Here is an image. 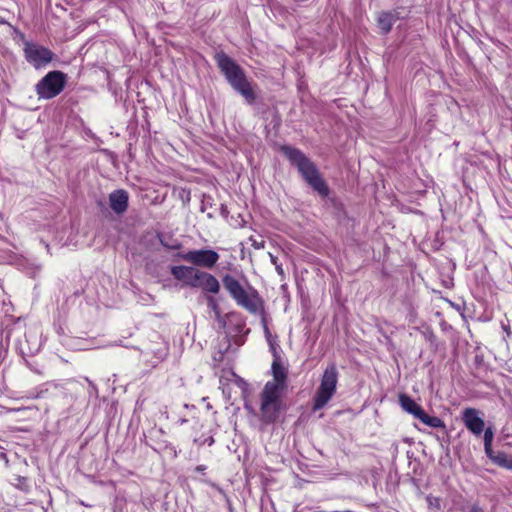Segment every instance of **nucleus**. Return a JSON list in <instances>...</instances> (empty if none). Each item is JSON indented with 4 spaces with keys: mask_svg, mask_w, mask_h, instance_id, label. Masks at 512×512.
I'll use <instances>...</instances> for the list:
<instances>
[{
    "mask_svg": "<svg viewBox=\"0 0 512 512\" xmlns=\"http://www.w3.org/2000/svg\"><path fill=\"white\" fill-rule=\"evenodd\" d=\"M279 151L295 166L303 180L325 200V205L332 208L336 215L344 212V205L336 196H330V188L322 177L316 164L300 149L290 145H281Z\"/></svg>",
    "mask_w": 512,
    "mask_h": 512,
    "instance_id": "f257e3e1",
    "label": "nucleus"
},
{
    "mask_svg": "<svg viewBox=\"0 0 512 512\" xmlns=\"http://www.w3.org/2000/svg\"><path fill=\"white\" fill-rule=\"evenodd\" d=\"M214 59L220 72L234 91L239 93L247 104H254L257 96L244 69L224 51L217 52Z\"/></svg>",
    "mask_w": 512,
    "mask_h": 512,
    "instance_id": "f03ea898",
    "label": "nucleus"
},
{
    "mask_svg": "<svg viewBox=\"0 0 512 512\" xmlns=\"http://www.w3.org/2000/svg\"><path fill=\"white\" fill-rule=\"evenodd\" d=\"M221 281L223 287L237 305L243 307L248 312L258 311V306H261L262 303V297L254 287L247 283L246 289L238 279L230 274L222 276Z\"/></svg>",
    "mask_w": 512,
    "mask_h": 512,
    "instance_id": "7ed1b4c3",
    "label": "nucleus"
},
{
    "mask_svg": "<svg viewBox=\"0 0 512 512\" xmlns=\"http://www.w3.org/2000/svg\"><path fill=\"white\" fill-rule=\"evenodd\" d=\"M283 393L262 389L260 393V421L264 425L274 424L285 404L281 399Z\"/></svg>",
    "mask_w": 512,
    "mask_h": 512,
    "instance_id": "20e7f679",
    "label": "nucleus"
},
{
    "mask_svg": "<svg viewBox=\"0 0 512 512\" xmlns=\"http://www.w3.org/2000/svg\"><path fill=\"white\" fill-rule=\"evenodd\" d=\"M337 381V367L335 363H331L324 370L320 386L314 395L312 407L313 411L322 409L329 402L336 391Z\"/></svg>",
    "mask_w": 512,
    "mask_h": 512,
    "instance_id": "39448f33",
    "label": "nucleus"
},
{
    "mask_svg": "<svg viewBox=\"0 0 512 512\" xmlns=\"http://www.w3.org/2000/svg\"><path fill=\"white\" fill-rule=\"evenodd\" d=\"M64 88V73L61 71L48 72L35 86L36 93L41 99H52Z\"/></svg>",
    "mask_w": 512,
    "mask_h": 512,
    "instance_id": "423d86ee",
    "label": "nucleus"
},
{
    "mask_svg": "<svg viewBox=\"0 0 512 512\" xmlns=\"http://www.w3.org/2000/svg\"><path fill=\"white\" fill-rule=\"evenodd\" d=\"M25 59L36 69L45 67L54 57V53L48 48L31 41L24 42Z\"/></svg>",
    "mask_w": 512,
    "mask_h": 512,
    "instance_id": "0eeeda50",
    "label": "nucleus"
},
{
    "mask_svg": "<svg viewBox=\"0 0 512 512\" xmlns=\"http://www.w3.org/2000/svg\"><path fill=\"white\" fill-rule=\"evenodd\" d=\"M175 256L196 267L208 269L213 268L220 258L219 254L211 249L190 250L187 253H177Z\"/></svg>",
    "mask_w": 512,
    "mask_h": 512,
    "instance_id": "6e6552de",
    "label": "nucleus"
},
{
    "mask_svg": "<svg viewBox=\"0 0 512 512\" xmlns=\"http://www.w3.org/2000/svg\"><path fill=\"white\" fill-rule=\"evenodd\" d=\"M227 320L229 323V331L226 332L227 338V347L226 350H229L231 347V342L237 346H241L245 342V336L250 332V329H247L245 335H242L244 328L246 326L244 318L239 313H229L227 314Z\"/></svg>",
    "mask_w": 512,
    "mask_h": 512,
    "instance_id": "1a4fd4ad",
    "label": "nucleus"
},
{
    "mask_svg": "<svg viewBox=\"0 0 512 512\" xmlns=\"http://www.w3.org/2000/svg\"><path fill=\"white\" fill-rule=\"evenodd\" d=\"M204 271H201L196 268V266H185L178 265L171 267V274L173 277L182 282L183 285L189 286L192 288H198L201 280V276Z\"/></svg>",
    "mask_w": 512,
    "mask_h": 512,
    "instance_id": "9d476101",
    "label": "nucleus"
},
{
    "mask_svg": "<svg viewBox=\"0 0 512 512\" xmlns=\"http://www.w3.org/2000/svg\"><path fill=\"white\" fill-rule=\"evenodd\" d=\"M272 381H268L263 389L284 393L288 387V370L280 360H273L271 365Z\"/></svg>",
    "mask_w": 512,
    "mask_h": 512,
    "instance_id": "9b49d317",
    "label": "nucleus"
},
{
    "mask_svg": "<svg viewBox=\"0 0 512 512\" xmlns=\"http://www.w3.org/2000/svg\"><path fill=\"white\" fill-rule=\"evenodd\" d=\"M479 414L476 408L468 407L462 411L461 416L465 427L475 436H480L485 428V422Z\"/></svg>",
    "mask_w": 512,
    "mask_h": 512,
    "instance_id": "f8f14e48",
    "label": "nucleus"
},
{
    "mask_svg": "<svg viewBox=\"0 0 512 512\" xmlns=\"http://www.w3.org/2000/svg\"><path fill=\"white\" fill-rule=\"evenodd\" d=\"M399 19L400 13L396 9L378 12L376 22L381 34L387 35L390 33L394 23Z\"/></svg>",
    "mask_w": 512,
    "mask_h": 512,
    "instance_id": "ddd939ff",
    "label": "nucleus"
},
{
    "mask_svg": "<svg viewBox=\"0 0 512 512\" xmlns=\"http://www.w3.org/2000/svg\"><path fill=\"white\" fill-rule=\"evenodd\" d=\"M128 201L129 194L124 189H117L109 194V206L118 215L127 211Z\"/></svg>",
    "mask_w": 512,
    "mask_h": 512,
    "instance_id": "4468645a",
    "label": "nucleus"
},
{
    "mask_svg": "<svg viewBox=\"0 0 512 512\" xmlns=\"http://www.w3.org/2000/svg\"><path fill=\"white\" fill-rule=\"evenodd\" d=\"M399 403L404 411L413 415L418 420L424 412L423 408L407 394L402 393L399 395Z\"/></svg>",
    "mask_w": 512,
    "mask_h": 512,
    "instance_id": "2eb2a0df",
    "label": "nucleus"
},
{
    "mask_svg": "<svg viewBox=\"0 0 512 512\" xmlns=\"http://www.w3.org/2000/svg\"><path fill=\"white\" fill-rule=\"evenodd\" d=\"M200 284L201 285H199L198 288H201L205 292L217 294L220 291L219 281L217 280V278L214 275H212L208 272H203V274L201 276Z\"/></svg>",
    "mask_w": 512,
    "mask_h": 512,
    "instance_id": "dca6fc26",
    "label": "nucleus"
},
{
    "mask_svg": "<svg viewBox=\"0 0 512 512\" xmlns=\"http://www.w3.org/2000/svg\"><path fill=\"white\" fill-rule=\"evenodd\" d=\"M157 238L161 245L168 250H179L182 248V243L179 240L174 239L172 235L158 232Z\"/></svg>",
    "mask_w": 512,
    "mask_h": 512,
    "instance_id": "f3484780",
    "label": "nucleus"
},
{
    "mask_svg": "<svg viewBox=\"0 0 512 512\" xmlns=\"http://www.w3.org/2000/svg\"><path fill=\"white\" fill-rule=\"evenodd\" d=\"M493 463L499 467L512 470V456L503 451H497V454L493 459Z\"/></svg>",
    "mask_w": 512,
    "mask_h": 512,
    "instance_id": "a211bd4d",
    "label": "nucleus"
},
{
    "mask_svg": "<svg viewBox=\"0 0 512 512\" xmlns=\"http://www.w3.org/2000/svg\"><path fill=\"white\" fill-rule=\"evenodd\" d=\"M419 420L429 427L445 429V423L443 422L442 419L436 416H430L425 411L422 413Z\"/></svg>",
    "mask_w": 512,
    "mask_h": 512,
    "instance_id": "6ab92c4d",
    "label": "nucleus"
},
{
    "mask_svg": "<svg viewBox=\"0 0 512 512\" xmlns=\"http://www.w3.org/2000/svg\"><path fill=\"white\" fill-rule=\"evenodd\" d=\"M213 209V198L210 195L203 194L201 200L200 210L201 212H207L209 218L214 217Z\"/></svg>",
    "mask_w": 512,
    "mask_h": 512,
    "instance_id": "aec40b11",
    "label": "nucleus"
},
{
    "mask_svg": "<svg viewBox=\"0 0 512 512\" xmlns=\"http://www.w3.org/2000/svg\"><path fill=\"white\" fill-rule=\"evenodd\" d=\"M10 482L19 490L27 492L30 488L29 480L26 477H22L19 475H13V478L10 479Z\"/></svg>",
    "mask_w": 512,
    "mask_h": 512,
    "instance_id": "412c9836",
    "label": "nucleus"
},
{
    "mask_svg": "<svg viewBox=\"0 0 512 512\" xmlns=\"http://www.w3.org/2000/svg\"><path fill=\"white\" fill-rule=\"evenodd\" d=\"M174 193H177V197L182 201L184 205L189 204L191 201V191L188 188H174Z\"/></svg>",
    "mask_w": 512,
    "mask_h": 512,
    "instance_id": "4be33fe9",
    "label": "nucleus"
},
{
    "mask_svg": "<svg viewBox=\"0 0 512 512\" xmlns=\"http://www.w3.org/2000/svg\"><path fill=\"white\" fill-rule=\"evenodd\" d=\"M208 307L215 313L216 320H220L221 311L217 300L212 295L206 296Z\"/></svg>",
    "mask_w": 512,
    "mask_h": 512,
    "instance_id": "5701e85b",
    "label": "nucleus"
},
{
    "mask_svg": "<svg viewBox=\"0 0 512 512\" xmlns=\"http://www.w3.org/2000/svg\"><path fill=\"white\" fill-rule=\"evenodd\" d=\"M251 314H259L261 316V324L263 326V329L269 328L268 327V317L265 311V301L262 298L261 306H258V311L256 312H250Z\"/></svg>",
    "mask_w": 512,
    "mask_h": 512,
    "instance_id": "b1692460",
    "label": "nucleus"
},
{
    "mask_svg": "<svg viewBox=\"0 0 512 512\" xmlns=\"http://www.w3.org/2000/svg\"><path fill=\"white\" fill-rule=\"evenodd\" d=\"M474 366L477 370H487V364L485 363L484 356L482 354H477L474 357Z\"/></svg>",
    "mask_w": 512,
    "mask_h": 512,
    "instance_id": "393cba45",
    "label": "nucleus"
},
{
    "mask_svg": "<svg viewBox=\"0 0 512 512\" xmlns=\"http://www.w3.org/2000/svg\"><path fill=\"white\" fill-rule=\"evenodd\" d=\"M483 432H484V444H492L493 437H494V432H493L492 427H487L486 429H484Z\"/></svg>",
    "mask_w": 512,
    "mask_h": 512,
    "instance_id": "a878e982",
    "label": "nucleus"
},
{
    "mask_svg": "<svg viewBox=\"0 0 512 512\" xmlns=\"http://www.w3.org/2000/svg\"><path fill=\"white\" fill-rule=\"evenodd\" d=\"M193 442L195 444H198L199 446H202L203 444H208L209 446L213 445L215 440L213 438V436H209V437H206V438H194Z\"/></svg>",
    "mask_w": 512,
    "mask_h": 512,
    "instance_id": "bb28decb",
    "label": "nucleus"
},
{
    "mask_svg": "<svg viewBox=\"0 0 512 512\" xmlns=\"http://www.w3.org/2000/svg\"><path fill=\"white\" fill-rule=\"evenodd\" d=\"M272 114H273V119L271 121V124L273 125V128H275V129L279 128L282 121H281V117H280L277 109L274 108Z\"/></svg>",
    "mask_w": 512,
    "mask_h": 512,
    "instance_id": "cd10ccee",
    "label": "nucleus"
},
{
    "mask_svg": "<svg viewBox=\"0 0 512 512\" xmlns=\"http://www.w3.org/2000/svg\"><path fill=\"white\" fill-rule=\"evenodd\" d=\"M484 451L486 456L493 462V459L497 452L493 450L492 444H484Z\"/></svg>",
    "mask_w": 512,
    "mask_h": 512,
    "instance_id": "c85d7f7f",
    "label": "nucleus"
},
{
    "mask_svg": "<svg viewBox=\"0 0 512 512\" xmlns=\"http://www.w3.org/2000/svg\"><path fill=\"white\" fill-rule=\"evenodd\" d=\"M269 344V347H270V351L273 355V360H280L281 359V356L277 350V345L274 341H271V342H268Z\"/></svg>",
    "mask_w": 512,
    "mask_h": 512,
    "instance_id": "c756f323",
    "label": "nucleus"
},
{
    "mask_svg": "<svg viewBox=\"0 0 512 512\" xmlns=\"http://www.w3.org/2000/svg\"><path fill=\"white\" fill-rule=\"evenodd\" d=\"M427 502L429 507H435L437 509H440V499L437 497L428 496Z\"/></svg>",
    "mask_w": 512,
    "mask_h": 512,
    "instance_id": "7c9ffc66",
    "label": "nucleus"
},
{
    "mask_svg": "<svg viewBox=\"0 0 512 512\" xmlns=\"http://www.w3.org/2000/svg\"><path fill=\"white\" fill-rule=\"evenodd\" d=\"M464 512H484V509L479 505V503H473L466 510L463 509Z\"/></svg>",
    "mask_w": 512,
    "mask_h": 512,
    "instance_id": "2f4dec72",
    "label": "nucleus"
},
{
    "mask_svg": "<svg viewBox=\"0 0 512 512\" xmlns=\"http://www.w3.org/2000/svg\"><path fill=\"white\" fill-rule=\"evenodd\" d=\"M258 113L262 115L263 118H266V114L270 112V108L266 104H261L257 107Z\"/></svg>",
    "mask_w": 512,
    "mask_h": 512,
    "instance_id": "473e14b6",
    "label": "nucleus"
},
{
    "mask_svg": "<svg viewBox=\"0 0 512 512\" xmlns=\"http://www.w3.org/2000/svg\"><path fill=\"white\" fill-rule=\"evenodd\" d=\"M227 351H228V350H226V349H225V350H223V351H222V350L218 351V353L214 355L213 360H214L215 362H218V363H219V362H222V361H223V359H224V354H225V352H227Z\"/></svg>",
    "mask_w": 512,
    "mask_h": 512,
    "instance_id": "72a5a7b5",
    "label": "nucleus"
},
{
    "mask_svg": "<svg viewBox=\"0 0 512 512\" xmlns=\"http://www.w3.org/2000/svg\"><path fill=\"white\" fill-rule=\"evenodd\" d=\"M220 214L222 217L227 218L229 215V210L225 204H221L220 206Z\"/></svg>",
    "mask_w": 512,
    "mask_h": 512,
    "instance_id": "f704fd0d",
    "label": "nucleus"
},
{
    "mask_svg": "<svg viewBox=\"0 0 512 512\" xmlns=\"http://www.w3.org/2000/svg\"><path fill=\"white\" fill-rule=\"evenodd\" d=\"M0 460H2L4 462V465L5 466H8V459H7V455L6 453L4 452V449L3 448H0Z\"/></svg>",
    "mask_w": 512,
    "mask_h": 512,
    "instance_id": "c9c22d12",
    "label": "nucleus"
},
{
    "mask_svg": "<svg viewBox=\"0 0 512 512\" xmlns=\"http://www.w3.org/2000/svg\"><path fill=\"white\" fill-rule=\"evenodd\" d=\"M97 207H98L102 212H107V206H106V203H105L103 200H98V201H97Z\"/></svg>",
    "mask_w": 512,
    "mask_h": 512,
    "instance_id": "e433bc0d",
    "label": "nucleus"
},
{
    "mask_svg": "<svg viewBox=\"0 0 512 512\" xmlns=\"http://www.w3.org/2000/svg\"><path fill=\"white\" fill-rule=\"evenodd\" d=\"M267 342L274 341L269 328L263 329Z\"/></svg>",
    "mask_w": 512,
    "mask_h": 512,
    "instance_id": "4c0bfd02",
    "label": "nucleus"
},
{
    "mask_svg": "<svg viewBox=\"0 0 512 512\" xmlns=\"http://www.w3.org/2000/svg\"><path fill=\"white\" fill-rule=\"evenodd\" d=\"M252 246L256 249H261L264 247V241L257 242L256 240L252 241Z\"/></svg>",
    "mask_w": 512,
    "mask_h": 512,
    "instance_id": "58836bf2",
    "label": "nucleus"
},
{
    "mask_svg": "<svg viewBox=\"0 0 512 512\" xmlns=\"http://www.w3.org/2000/svg\"><path fill=\"white\" fill-rule=\"evenodd\" d=\"M426 339L431 343V344H434L436 342V336L434 335L433 332H430Z\"/></svg>",
    "mask_w": 512,
    "mask_h": 512,
    "instance_id": "ea45409f",
    "label": "nucleus"
},
{
    "mask_svg": "<svg viewBox=\"0 0 512 512\" xmlns=\"http://www.w3.org/2000/svg\"><path fill=\"white\" fill-rule=\"evenodd\" d=\"M226 319H227V315H226V316H224V317L221 315L220 320H217V321H218V323L221 325V327H222V328H225V327H226V325H227V320H226Z\"/></svg>",
    "mask_w": 512,
    "mask_h": 512,
    "instance_id": "a19ab883",
    "label": "nucleus"
},
{
    "mask_svg": "<svg viewBox=\"0 0 512 512\" xmlns=\"http://www.w3.org/2000/svg\"><path fill=\"white\" fill-rule=\"evenodd\" d=\"M501 326L503 328V330L507 333V335H510V327L508 324H505L504 322L501 323Z\"/></svg>",
    "mask_w": 512,
    "mask_h": 512,
    "instance_id": "79ce46f5",
    "label": "nucleus"
},
{
    "mask_svg": "<svg viewBox=\"0 0 512 512\" xmlns=\"http://www.w3.org/2000/svg\"><path fill=\"white\" fill-rule=\"evenodd\" d=\"M205 470H206V466L205 465H198V466L195 467V471H197L199 473H203Z\"/></svg>",
    "mask_w": 512,
    "mask_h": 512,
    "instance_id": "37998d69",
    "label": "nucleus"
},
{
    "mask_svg": "<svg viewBox=\"0 0 512 512\" xmlns=\"http://www.w3.org/2000/svg\"><path fill=\"white\" fill-rule=\"evenodd\" d=\"M276 271L279 275H284V271H283V268H282V265H278L276 264Z\"/></svg>",
    "mask_w": 512,
    "mask_h": 512,
    "instance_id": "c03bdc74",
    "label": "nucleus"
},
{
    "mask_svg": "<svg viewBox=\"0 0 512 512\" xmlns=\"http://www.w3.org/2000/svg\"><path fill=\"white\" fill-rule=\"evenodd\" d=\"M392 447H393L394 454H397L398 453V445L397 444H393Z\"/></svg>",
    "mask_w": 512,
    "mask_h": 512,
    "instance_id": "a18cd8bd",
    "label": "nucleus"
},
{
    "mask_svg": "<svg viewBox=\"0 0 512 512\" xmlns=\"http://www.w3.org/2000/svg\"><path fill=\"white\" fill-rule=\"evenodd\" d=\"M276 260H277V258H276V257H274L273 255H271V261H272V263H273V264H275V265L277 264V261H276Z\"/></svg>",
    "mask_w": 512,
    "mask_h": 512,
    "instance_id": "49530a36",
    "label": "nucleus"
},
{
    "mask_svg": "<svg viewBox=\"0 0 512 512\" xmlns=\"http://www.w3.org/2000/svg\"><path fill=\"white\" fill-rule=\"evenodd\" d=\"M69 385H70L71 387H75V388L77 387V383H76L75 381H70V382H69Z\"/></svg>",
    "mask_w": 512,
    "mask_h": 512,
    "instance_id": "de8ad7c7",
    "label": "nucleus"
},
{
    "mask_svg": "<svg viewBox=\"0 0 512 512\" xmlns=\"http://www.w3.org/2000/svg\"><path fill=\"white\" fill-rule=\"evenodd\" d=\"M245 408L250 410V411H253V409L251 407H249L248 405H245Z\"/></svg>",
    "mask_w": 512,
    "mask_h": 512,
    "instance_id": "09e8293b",
    "label": "nucleus"
}]
</instances>
